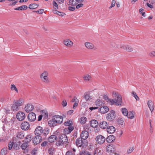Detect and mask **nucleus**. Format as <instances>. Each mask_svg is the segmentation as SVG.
<instances>
[{"mask_svg":"<svg viewBox=\"0 0 155 155\" xmlns=\"http://www.w3.org/2000/svg\"><path fill=\"white\" fill-rule=\"evenodd\" d=\"M76 144L77 146L79 147H81L83 145L84 146L85 145L83 139L80 138H78L76 140Z\"/></svg>","mask_w":155,"mask_h":155,"instance_id":"nucleus-18","label":"nucleus"},{"mask_svg":"<svg viewBox=\"0 0 155 155\" xmlns=\"http://www.w3.org/2000/svg\"><path fill=\"white\" fill-rule=\"evenodd\" d=\"M48 76V73L45 71H44L41 74L40 78L41 80L46 84H48L50 82Z\"/></svg>","mask_w":155,"mask_h":155,"instance_id":"nucleus-3","label":"nucleus"},{"mask_svg":"<svg viewBox=\"0 0 155 155\" xmlns=\"http://www.w3.org/2000/svg\"><path fill=\"white\" fill-rule=\"evenodd\" d=\"M90 125L93 127H96L98 125V123L95 120H92L90 121Z\"/></svg>","mask_w":155,"mask_h":155,"instance_id":"nucleus-22","label":"nucleus"},{"mask_svg":"<svg viewBox=\"0 0 155 155\" xmlns=\"http://www.w3.org/2000/svg\"><path fill=\"white\" fill-rule=\"evenodd\" d=\"M134 147H132L129 148V149L127 150V153L128 154L131 153L134 150Z\"/></svg>","mask_w":155,"mask_h":155,"instance_id":"nucleus-50","label":"nucleus"},{"mask_svg":"<svg viewBox=\"0 0 155 155\" xmlns=\"http://www.w3.org/2000/svg\"><path fill=\"white\" fill-rule=\"evenodd\" d=\"M24 136L25 134L24 132L21 131L18 133L17 137L19 139H22L24 138Z\"/></svg>","mask_w":155,"mask_h":155,"instance_id":"nucleus-32","label":"nucleus"},{"mask_svg":"<svg viewBox=\"0 0 155 155\" xmlns=\"http://www.w3.org/2000/svg\"><path fill=\"white\" fill-rule=\"evenodd\" d=\"M68 140L67 137L65 134L61 135L57 137L56 144L59 146L64 143H66Z\"/></svg>","mask_w":155,"mask_h":155,"instance_id":"nucleus-1","label":"nucleus"},{"mask_svg":"<svg viewBox=\"0 0 155 155\" xmlns=\"http://www.w3.org/2000/svg\"><path fill=\"white\" fill-rule=\"evenodd\" d=\"M120 48H121L128 51L131 52L133 51L132 47L127 45H122L120 46Z\"/></svg>","mask_w":155,"mask_h":155,"instance_id":"nucleus-16","label":"nucleus"},{"mask_svg":"<svg viewBox=\"0 0 155 155\" xmlns=\"http://www.w3.org/2000/svg\"><path fill=\"white\" fill-rule=\"evenodd\" d=\"M112 95L116 99H115V105L117 106L121 105L122 103V97L118 93L115 91L113 92Z\"/></svg>","mask_w":155,"mask_h":155,"instance_id":"nucleus-2","label":"nucleus"},{"mask_svg":"<svg viewBox=\"0 0 155 155\" xmlns=\"http://www.w3.org/2000/svg\"><path fill=\"white\" fill-rule=\"evenodd\" d=\"M54 120V119L52 117L51 119L48 121V124L50 127H53L57 125Z\"/></svg>","mask_w":155,"mask_h":155,"instance_id":"nucleus-17","label":"nucleus"},{"mask_svg":"<svg viewBox=\"0 0 155 155\" xmlns=\"http://www.w3.org/2000/svg\"><path fill=\"white\" fill-rule=\"evenodd\" d=\"M40 113L41 114H44V116L45 117H48V113L47 112H46L45 110H42L40 111Z\"/></svg>","mask_w":155,"mask_h":155,"instance_id":"nucleus-56","label":"nucleus"},{"mask_svg":"<svg viewBox=\"0 0 155 155\" xmlns=\"http://www.w3.org/2000/svg\"><path fill=\"white\" fill-rule=\"evenodd\" d=\"M133 97L135 98L136 100L138 101L139 100V98L138 96L137 95L136 93L134 91H133L131 93Z\"/></svg>","mask_w":155,"mask_h":155,"instance_id":"nucleus-48","label":"nucleus"},{"mask_svg":"<svg viewBox=\"0 0 155 155\" xmlns=\"http://www.w3.org/2000/svg\"><path fill=\"white\" fill-rule=\"evenodd\" d=\"M108 125V123H107L105 121L101 122L99 124V126L100 127L103 129H106Z\"/></svg>","mask_w":155,"mask_h":155,"instance_id":"nucleus-20","label":"nucleus"},{"mask_svg":"<svg viewBox=\"0 0 155 155\" xmlns=\"http://www.w3.org/2000/svg\"><path fill=\"white\" fill-rule=\"evenodd\" d=\"M28 118L29 121L33 122L36 119V114L34 113H30L28 116Z\"/></svg>","mask_w":155,"mask_h":155,"instance_id":"nucleus-11","label":"nucleus"},{"mask_svg":"<svg viewBox=\"0 0 155 155\" xmlns=\"http://www.w3.org/2000/svg\"><path fill=\"white\" fill-rule=\"evenodd\" d=\"M147 104L151 112L152 113L154 110V104L153 102L151 100L148 101L147 103Z\"/></svg>","mask_w":155,"mask_h":155,"instance_id":"nucleus-19","label":"nucleus"},{"mask_svg":"<svg viewBox=\"0 0 155 155\" xmlns=\"http://www.w3.org/2000/svg\"><path fill=\"white\" fill-rule=\"evenodd\" d=\"M84 97L85 98V100L87 101L90 100L91 99V98L90 94L87 93H85L84 94Z\"/></svg>","mask_w":155,"mask_h":155,"instance_id":"nucleus-39","label":"nucleus"},{"mask_svg":"<svg viewBox=\"0 0 155 155\" xmlns=\"http://www.w3.org/2000/svg\"><path fill=\"white\" fill-rule=\"evenodd\" d=\"M149 55L151 57L155 56V51L151 52L149 53Z\"/></svg>","mask_w":155,"mask_h":155,"instance_id":"nucleus-62","label":"nucleus"},{"mask_svg":"<svg viewBox=\"0 0 155 155\" xmlns=\"http://www.w3.org/2000/svg\"><path fill=\"white\" fill-rule=\"evenodd\" d=\"M115 117V113L114 110H111L109 112L106 116V118L110 121L113 120Z\"/></svg>","mask_w":155,"mask_h":155,"instance_id":"nucleus-5","label":"nucleus"},{"mask_svg":"<svg viewBox=\"0 0 155 155\" xmlns=\"http://www.w3.org/2000/svg\"><path fill=\"white\" fill-rule=\"evenodd\" d=\"M72 102H78V100L76 97H74L72 100Z\"/></svg>","mask_w":155,"mask_h":155,"instance_id":"nucleus-61","label":"nucleus"},{"mask_svg":"<svg viewBox=\"0 0 155 155\" xmlns=\"http://www.w3.org/2000/svg\"><path fill=\"white\" fill-rule=\"evenodd\" d=\"M69 2L71 5L74 6H75L78 4L77 1L74 0H70Z\"/></svg>","mask_w":155,"mask_h":155,"instance_id":"nucleus-44","label":"nucleus"},{"mask_svg":"<svg viewBox=\"0 0 155 155\" xmlns=\"http://www.w3.org/2000/svg\"><path fill=\"white\" fill-rule=\"evenodd\" d=\"M106 151L107 153L110 154L114 153L115 149L112 146L109 145L107 147Z\"/></svg>","mask_w":155,"mask_h":155,"instance_id":"nucleus-14","label":"nucleus"},{"mask_svg":"<svg viewBox=\"0 0 155 155\" xmlns=\"http://www.w3.org/2000/svg\"><path fill=\"white\" fill-rule=\"evenodd\" d=\"M38 6V5L37 4L33 3L30 4L28 8L30 9H33L37 8Z\"/></svg>","mask_w":155,"mask_h":155,"instance_id":"nucleus-33","label":"nucleus"},{"mask_svg":"<svg viewBox=\"0 0 155 155\" xmlns=\"http://www.w3.org/2000/svg\"><path fill=\"white\" fill-rule=\"evenodd\" d=\"M23 102V100L22 99H20L18 100L14 101L13 103L15 105L19 107L22 104Z\"/></svg>","mask_w":155,"mask_h":155,"instance_id":"nucleus-24","label":"nucleus"},{"mask_svg":"<svg viewBox=\"0 0 155 155\" xmlns=\"http://www.w3.org/2000/svg\"><path fill=\"white\" fill-rule=\"evenodd\" d=\"M57 124H61L63 122V117L59 115H56L52 116Z\"/></svg>","mask_w":155,"mask_h":155,"instance_id":"nucleus-6","label":"nucleus"},{"mask_svg":"<svg viewBox=\"0 0 155 155\" xmlns=\"http://www.w3.org/2000/svg\"><path fill=\"white\" fill-rule=\"evenodd\" d=\"M65 155H75V153L72 151H68L66 153Z\"/></svg>","mask_w":155,"mask_h":155,"instance_id":"nucleus-54","label":"nucleus"},{"mask_svg":"<svg viewBox=\"0 0 155 155\" xmlns=\"http://www.w3.org/2000/svg\"><path fill=\"white\" fill-rule=\"evenodd\" d=\"M103 98V99L106 100L107 102H108V101H109V100L110 99V98H109L106 95H104Z\"/></svg>","mask_w":155,"mask_h":155,"instance_id":"nucleus-60","label":"nucleus"},{"mask_svg":"<svg viewBox=\"0 0 155 155\" xmlns=\"http://www.w3.org/2000/svg\"><path fill=\"white\" fill-rule=\"evenodd\" d=\"M30 127V124L28 122L24 121L21 124V128L24 130H28L29 128Z\"/></svg>","mask_w":155,"mask_h":155,"instance_id":"nucleus-9","label":"nucleus"},{"mask_svg":"<svg viewBox=\"0 0 155 155\" xmlns=\"http://www.w3.org/2000/svg\"><path fill=\"white\" fill-rule=\"evenodd\" d=\"M34 109V106L31 104H28L26 105L25 107V109L27 113H29L32 111Z\"/></svg>","mask_w":155,"mask_h":155,"instance_id":"nucleus-12","label":"nucleus"},{"mask_svg":"<svg viewBox=\"0 0 155 155\" xmlns=\"http://www.w3.org/2000/svg\"><path fill=\"white\" fill-rule=\"evenodd\" d=\"M67 104V102L65 100H63L62 103V105L63 107H65L66 106Z\"/></svg>","mask_w":155,"mask_h":155,"instance_id":"nucleus-59","label":"nucleus"},{"mask_svg":"<svg viewBox=\"0 0 155 155\" xmlns=\"http://www.w3.org/2000/svg\"><path fill=\"white\" fill-rule=\"evenodd\" d=\"M96 142L99 144L103 143L106 140L105 138L101 135H97L95 138Z\"/></svg>","mask_w":155,"mask_h":155,"instance_id":"nucleus-4","label":"nucleus"},{"mask_svg":"<svg viewBox=\"0 0 155 155\" xmlns=\"http://www.w3.org/2000/svg\"><path fill=\"white\" fill-rule=\"evenodd\" d=\"M53 6L54 8L55 9H57L58 8V6L56 2L54 1H53Z\"/></svg>","mask_w":155,"mask_h":155,"instance_id":"nucleus-49","label":"nucleus"},{"mask_svg":"<svg viewBox=\"0 0 155 155\" xmlns=\"http://www.w3.org/2000/svg\"><path fill=\"white\" fill-rule=\"evenodd\" d=\"M85 47L88 49H92L94 48V45L90 42H85L84 44Z\"/></svg>","mask_w":155,"mask_h":155,"instance_id":"nucleus-27","label":"nucleus"},{"mask_svg":"<svg viewBox=\"0 0 155 155\" xmlns=\"http://www.w3.org/2000/svg\"><path fill=\"white\" fill-rule=\"evenodd\" d=\"M48 153L50 154L53 155L54 153V149L53 147H51L48 150Z\"/></svg>","mask_w":155,"mask_h":155,"instance_id":"nucleus-45","label":"nucleus"},{"mask_svg":"<svg viewBox=\"0 0 155 155\" xmlns=\"http://www.w3.org/2000/svg\"><path fill=\"white\" fill-rule=\"evenodd\" d=\"M25 114L23 112H19L16 115L17 118L19 121H22L24 120L25 118Z\"/></svg>","mask_w":155,"mask_h":155,"instance_id":"nucleus-8","label":"nucleus"},{"mask_svg":"<svg viewBox=\"0 0 155 155\" xmlns=\"http://www.w3.org/2000/svg\"><path fill=\"white\" fill-rule=\"evenodd\" d=\"M19 145L16 143H14L13 147L14 149L16 150H18L19 149Z\"/></svg>","mask_w":155,"mask_h":155,"instance_id":"nucleus-53","label":"nucleus"},{"mask_svg":"<svg viewBox=\"0 0 155 155\" xmlns=\"http://www.w3.org/2000/svg\"><path fill=\"white\" fill-rule=\"evenodd\" d=\"M64 125L65 126H72L71 125L73 124L72 121L71 120H67L64 123Z\"/></svg>","mask_w":155,"mask_h":155,"instance_id":"nucleus-40","label":"nucleus"},{"mask_svg":"<svg viewBox=\"0 0 155 155\" xmlns=\"http://www.w3.org/2000/svg\"><path fill=\"white\" fill-rule=\"evenodd\" d=\"M76 6V8L77 9H78L81 7H82L84 6V4L80 3L78 5H77Z\"/></svg>","mask_w":155,"mask_h":155,"instance_id":"nucleus-58","label":"nucleus"},{"mask_svg":"<svg viewBox=\"0 0 155 155\" xmlns=\"http://www.w3.org/2000/svg\"><path fill=\"white\" fill-rule=\"evenodd\" d=\"M115 140V138L113 135H110L108 136L106 138V141L109 143H110L113 142Z\"/></svg>","mask_w":155,"mask_h":155,"instance_id":"nucleus-25","label":"nucleus"},{"mask_svg":"<svg viewBox=\"0 0 155 155\" xmlns=\"http://www.w3.org/2000/svg\"><path fill=\"white\" fill-rule=\"evenodd\" d=\"M116 3V1L115 0H112L111 2V4L109 8L111 9L112 7L115 6Z\"/></svg>","mask_w":155,"mask_h":155,"instance_id":"nucleus-51","label":"nucleus"},{"mask_svg":"<svg viewBox=\"0 0 155 155\" xmlns=\"http://www.w3.org/2000/svg\"><path fill=\"white\" fill-rule=\"evenodd\" d=\"M64 44L66 46L69 47H71L73 45V42L69 39L64 40Z\"/></svg>","mask_w":155,"mask_h":155,"instance_id":"nucleus-21","label":"nucleus"},{"mask_svg":"<svg viewBox=\"0 0 155 155\" xmlns=\"http://www.w3.org/2000/svg\"><path fill=\"white\" fill-rule=\"evenodd\" d=\"M126 116L128 118L133 119L134 117V115L133 114L132 112H129L128 113L127 115H126Z\"/></svg>","mask_w":155,"mask_h":155,"instance_id":"nucleus-42","label":"nucleus"},{"mask_svg":"<svg viewBox=\"0 0 155 155\" xmlns=\"http://www.w3.org/2000/svg\"><path fill=\"white\" fill-rule=\"evenodd\" d=\"M37 150L35 149L32 150L31 153L32 155H35L37 153Z\"/></svg>","mask_w":155,"mask_h":155,"instance_id":"nucleus-64","label":"nucleus"},{"mask_svg":"<svg viewBox=\"0 0 155 155\" xmlns=\"http://www.w3.org/2000/svg\"><path fill=\"white\" fill-rule=\"evenodd\" d=\"M107 131L110 134H113L115 131V128L113 126H110L107 127Z\"/></svg>","mask_w":155,"mask_h":155,"instance_id":"nucleus-26","label":"nucleus"},{"mask_svg":"<svg viewBox=\"0 0 155 155\" xmlns=\"http://www.w3.org/2000/svg\"><path fill=\"white\" fill-rule=\"evenodd\" d=\"M88 136V133L87 131L84 130L82 131L81 134V138L84 140H85L87 138Z\"/></svg>","mask_w":155,"mask_h":155,"instance_id":"nucleus-15","label":"nucleus"},{"mask_svg":"<svg viewBox=\"0 0 155 155\" xmlns=\"http://www.w3.org/2000/svg\"><path fill=\"white\" fill-rule=\"evenodd\" d=\"M42 137L41 136L35 135V136L33 138V142L36 144H38L41 142Z\"/></svg>","mask_w":155,"mask_h":155,"instance_id":"nucleus-7","label":"nucleus"},{"mask_svg":"<svg viewBox=\"0 0 155 155\" xmlns=\"http://www.w3.org/2000/svg\"><path fill=\"white\" fill-rule=\"evenodd\" d=\"M43 128L40 126H38L35 129V135L41 136L43 134Z\"/></svg>","mask_w":155,"mask_h":155,"instance_id":"nucleus-10","label":"nucleus"},{"mask_svg":"<svg viewBox=\"0 0 155 155\" xmlns=\"http://www.w3.org/2000/svg\"><path fill=\"white\" fill-rule=\"evenodd\" d=\"M87 120V118L85 117H82L79 119V122L80 123L84 124Z\"/></svg>","mask_w":155,"mask_h":155,"instance_id":"nucleus-34","label":"nucleus"},{"mask_svg":"<svg viewBox=\"0 0 155 155\" xmlns=\"http://www.w3.org/2000/svg\"><path fill=\"white\" fill-rule=\"evenodd\" d=\"M10 89L11 90L15 91L17 93L18 92V89L14 84H12L11 85Z\"/></svg>","mask_w":155,"mask_h":155,"instance_id":"nucleus-36","label":"nucleus"},{"mask_svg":"<svg viewBox=\"0 0 155 155\" xmlns=\"http://www.w3.org/2000/svg\"><path fill=\"white\" fill-rule=\"evenodd\" d=\"M48 143V142L47 141H45L41 143V146L42 147H45L47 145Z\"/></svg>","mask_w":155,"mask_h":155,"instance_id":"nucleus-52","label":"nucleus"},{"mask_svg":"<svg viewBox=\"0 0 155 155\" xmlns=\"http://www.w3.org/2000/svg\"><path fill=\"white\" fill-rule=\"evenodd\" d=\"M109 110V108L106 106H103L99 109V111L101 113L105 114Z\"/></svg>","mask_w":155,"mask_h":155,"instance_id":"nucleus-13","label":"nucleus"},{"mask_svg":"<svg viewBox=\"0 0 155 155\" xmlns=\"http://www.w3.org/2000/svg\"><path fill=\"white\" fill-rule=\"evenodd\" d=\"M57 137L54 135H52L48 138V141L50 143H52L55 140H57Z\"/></svg>","mask_w":155,"mask_h":155,"instance_id":"nucleus-28","label":"nucleus"},{"mask_svg":"<svg viewBox=\"0 0 155 155\" xmlns=\"http://www.w3.org/2000/svg\"><path fill=\"white\" fill-rule=\"evenodd\" d=\"M28 8V7L25 5L21 6L18 8H17L15 9L16 10H26Z\"/></svg>","mask_w":155,"mask_h":155,"instance_id":"nucleus-31","label":"nucleus"},{"mask_svg":"<svg viewBox=\"0 0 155 155\" xmlns=\"http://www.w3.org/2000/svg\"><path fill=\"white\" fill-rule=\"evenodd\" d=\"M43 134H42L44 136L47 135L49 132V130L48 128H45L44 129H43Z\"/></svg>","mask_w":155,"mask_h":155,"instance_id":"nucleus-37","label":"nucleus"},{"mask_svg":"<svg viewBox=\"0 0 155 155\" xmlns=\"http://www.w3.org/2000/svg\"><path fill=\"white\" fill-rule=\"evenodd\" d=\"M32 136L31 135H28L25 137V141L27 142V143H28L30 142L32 140L31 138Z\"/></svg>","mask_w":155,"mask_h":155,"instance_id":"nucleus-38","label":"nucleus"},{"mask_svg":"<svg viewBox=\"0 0 155 155\" xmlns=\"http://www.w3.org/2000/svg\"><path fill=\"white\" fill-rule=\"evenodd\" d=\"M28 146V143L27 142H25L21 145V148L22 150H25Z\"/></svg>","mask_w":155,"mask_h":155,"instance_id":"nucleus-41","label":"nucleus"},{"mask_svg":"<svg viewBox=\"0 0 155 155\" xmlns=\"http://www.w3.org/2000/svg\"><path fill=\"white\" fill-rule=\"evenodd\" d=\"M104 104V101L102 100H101L100 99H97L96 101L95 102V104L96 106L98 107L101 106L103 104Z\"/></svg>","mask_w":155,"mask_h":155,"instance_id":"nucleus-29","label":"nucleus"},{"mask_svg":"<svg viewBox=\"0 0 155 155\" xmlns=\"http://www.w3.org/2000/svg\"><path fill=\"white\" fill-rule=\"evenodd\" d=\"M73 129L74 127L73 126H69L67 128L64 129V131L65 134H68L70 133Z\"/></svg>","mask_w":155,"mask_h":155,"instance_id":"nucleus-23","label":"nucleus"},{"mask_svg":"<svg viewBox=\"0 0 155 155\" xmlns=\"http://www.w3.org/2000/svg\"><path fill=\"white\" fill-rule=\"evenodd\" d=\"M11 108L13 111H17L19 110L18 107L14 104L12 105Z\"/></svg>","mask_w":155,"mask_h":155,"instance_id":"nucleus-35","label":"nucleus"},{"mask_svg":"<svg viewBox=\"0 0 155 155\" xmlns=\"http://www.w3.org/2000/svg\"><path fill=\"white\" fill-rule=\"evenodd\" d=\"M8 148L7 147H4L1 150L0 155H5L7 152Z\"/></svg>","mask_w":155,"mask_h":155,"instance_id":"nucleus-30","label":"nucleus"},{"mask_svg":"<svg viewBox=\"0 0 155 155\" xmlns=\"http://www.w3.org/2000/svg\"><path fill=\"white\" fill-rule=\"evenodd\" d=\"M121 112L124 116H126V115H127L128 111L126 108H122L121 109Z\"/></svg>","mask_w":155,"mask_h":155,"instance_id":"nucleus-43","label":"nucleus"},{"mask_svg":"<svg viewBox=\"0 0 155 155\" xmlns=\"http://www.w3.org/2000/svg\"><path fill=\"white\" fill-rule=\"evenodd\" d=\"M44 11V10L43 9H40L38 10L37 11H35L34 12H35L39 14H42L43 13Z\"/></svg>","mask_w":155,"mask_h":155,"instance_id":"nucleus-57","label":"nucleus"},{"mask_svg":"<svg viewBox=\"0 0 155 155\" xmlns=\"http://www.w3.org/2000/svg\"><path fill=\"white\" fill-rule=\"evenodd\" d=\"M91 77V76L89 75H86L83 77V78L84 81H87L90 80Z\"/></svg>","mask_w":155,"mask_h":155,"instance_id":"nucleus-47","label":"nucleus"},{"mask_svg":"<svg viewBox=\"0 0 155 155\" xmlns=\"http://www.w3.org/2000/svg\"><path fill=\"white\" fill-rule=\"evenodd\" d=\"M115 101L114 99H110L109 101H108L107 102H109L110 103V104L111 105H113V104H115Z\"/></svg>","mask_w":155,"mask_h":155,"instance_id":"nucleus-55","label":"nucleus"},{"mask_svg":"<svg viewBox=\"0 0 155 155\" xmlns=\"http://www.w3.org/2000/svg\"><path fill=\"white\" fill-rule=\"evenodd\" d=\"M68 9L70 11H73L75 9V8L74 6L73 7L69 6L68 7Z\"/></svg>","mask_w":155,"mask_h":155,"instance_id":"nucleus-63","label":"nucleus"},{"mask_svg":"<svg viewBox=\"0 0 155 155\" xmlns=\"http://www.w3.org/2000/svg\"><path fill=\"white\" fill-rule=\"evenodd\" d=\"M14 143L12 141H10L8 144V149L11 150L13 146Z\"/></svg>","mask_w":155,"mask_h":155,"instance_id":"nucleus-46","label":"nucleus"}]
</instances>
